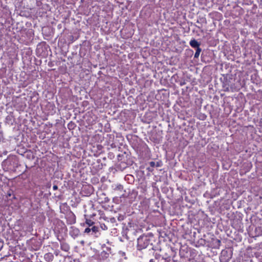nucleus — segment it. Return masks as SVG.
Wrapping results in <instances>:
<instances>
[{"instance_id": "8", "label": "nucleus", "mask_w": 262, "mask_h": 262, "mask_svg": "<svg viewBox=\"0 0 262 262\" xmlns=\"http://www.w3.org/2000/svg\"><path fill=\"white\" fill-rule=\"evenodd\" d=\"M91 231H92V232L94 233H96L98 231V227H97L96 226H93L91 228Z\"/></svg>"}, {"instance_id": "3", "label": "nucleus", "mask_w": 262, "mask_h": 262, "mask_svg": "<svg viewBox=\"0 0 262 262\" xmlns=\"http://www.w3.org/2000/svg\"><path fill=\"white\" fill-rule=\"evenodd\" d=\"M60 248L62 250L65 252H68L70 249V246L66 243L61 242Z\"/></svg>"}, {"instance_id": "6", "label": "nucleus", "mask_w": 262, "mask_h": 262, "mask_svg": "<svg viewBox=\"0 0 262 262\" xmlns=\"http://www.w3.org/2000/svg\"><path fill=\"white\" fill-rule=\"evenodd\" d=\"M201 52V49L200 48H196V52L194 54V58H198L200 53Z\"/></svg>"}, {"instance_id": "17", "label": "nucleus", "mask_w": 262, "mask_h": 262, "mask_svg": "<svg viewBox=\"0 0 262 262\" xmlns=\"http://www.w3.org/2000/svg\"><path fill=\"white\" fill-rule=\"evenodd\" d=\"M76 231L78 233V230L77 229L76 230Z\"/></svg>"}, {"instance_id": "7", "label": "nucleus", "mask_w": 262, "mask_h": 262, "mask_svg": "<svg viewBox=\"0 0 262 262\" xmlns=\"http://www.w3.org/2000/svg\"><path fill=\"white\" fill-rule=\"evenodd\" d=\"M85 223L89 226H92L94 224V222L91 220H86Z\"/></svg>"}, {"instance_id": "11", "label": "nucleus", "mask_w": 262, "mask_h": 262, "mask_svg": "<svg viewBox=\"0 0 262 262\" xmlns=\"http://www.w3.org/2000/svg\"><path fill=\"white\" fill-rule=\"evenodd\" d=\"M116 188L118 189L121 190V189H123V186L121 185H118L117 186Z\"/></svg>"}, {"instance_id": "10", "label": "nucleus", "mask_w": 262, "mask_h": 262, "mask_svg": "<svg viewBox=\"0 0 262 262\" xmlns=\"http://www.w3.org/2000/svg\"><path fill=\"white\" fill-rule=\"evenodd\" d=\"M149 165L152 167H154L155 166H156V163H155V162H154L153 161L150 162H149Z\"/></svg>"}, {"instance_id": "4", "label": "nucleus", "mask_w": 262, "mask_h": 262, "mask_svg": "<svg viewBox=\"0 0 262 262\" xmlns=\"http://www.w3.org/2000/svg\"><path fill=\"white\" fill-rule=\"evenodd\" d=\"M190 45L194 48H200L199 46L200 44L195 39L191 40L190 42Z\"/></svg>"}, {"instance_id": "9", "label": "nucleus", "mask_w": 262, "mask_h": 262, "mask_svg": "<svg viewBox=\"0 0 262 262\" xmlns=\"http://www.w3.org/2000/svg\"><path fill=\"white\" fill-rule=\"evenodd\" d=\"M91 228H86L85 230H84V233H89L91 232Z\"/></svg>"}, {"instance_id": "5", "label": "nucleus", "mask_w": 262, "mask_h": 262, "mask_svg": "<svg viewBox=\"0 0 262 262\" xmlns=\"http://www.w3.org/2000/svg\"><path fill=\"white\" fill-rule=\"evenodd\" d=\"M44 258L46 261H50L53 259V255L51 253H48L45 255Z\"/></svg>"}, {"instance_id": "15", "label": "nucleus", "mask_w": 262, "mask_h": 262, "mask_svg": "<svg viewBox=\"0 0 262 262\" xmlns=\"http://www.w3.org/2000/svg\"><path fill=\"white\" fill-rule=\"evenodd\" d=\"M55 254L56 255H58V252L57 251H55Z\"/></svg>"}, {"instance_id": "12", "label": "nucleus", "mask_w": 262, "mask_h": 262, "mask_svg": "<svg viewBox=\"0 0 262 262\" xmlns=\"http://www.w3.org/2000/svg\"><path fill=\"white\" fill-rule=\"evenodd\" d=\"M53 189L54 190H56L58 189V186L57 185H54L53 186Z\"/></svg>"}, {"instance_id": "1", "label": "nucleus", "mask_w": 262, "mask_h": 262, "mask_svg": "<svg viewBox=\"0 0 262 262\" xmlns=\"http://www.w3.org/2000/svg\"><path fill=\"white\" fill-rule=\"evenodd\" d=\"M150 240L145 235L140 236L137 239V248L139 250H142L146 248L150 244Z\"/></svg>"}, {"instance_id": "14", "label": "nucleus", "mask_w": 262, "mask_h": 262, "mask_svg": "<svg viewBox=\"0 0 262 262\" xmlns=\"http://www.w3.org/2000/svg\"><path fill=\"white\" fill-rule=\"evenodd\" d=\"M156 167H159L160 166V164L159 162H157L156 164Z\"/></svg>"}, {"instance_id": "18", "label": "nucleus", "mask_w": 262, "mask_h": 262, "mask_svg": "<svg viewBox=\"0 0 262 262\" xmlns=\"http://www.w3.org/2000/svg\"><path fill=\"white\" fill-rule=\"evenodd\" d=\"M152 260H152V259H151V260H150V262H153V261H152Z\"/></svg>"}, {"instance_id": "2", "label": "nucleus", "mask_w": 262, "mask_h": 262, "mask_svg": "<svg viewBox=\"0 0 262 262\" xmlns=\"http://www.w3.org/2000/svg\"><path fill=\"white\" fill-rule=\"evenodd\" d=\"M231 258V254L227 250L222 251L220 256V260L222 262H228Z\"/></svg>"}, {"instance_id": "16", "label": "nucleus", "mask_w": 262, "mask_h": 262, "mask_svg": "<svg viewBox=\"0 0 262 262\" xmlns=\"http://www.w3.org/2000/svg\"><path fill=\"white\" fill-rule=\"evenodd\" d=\"M148 169L149 171H152V170H150L149 168H148Z\"/></svg>"}, {"instance_id": "13", "label": "nucleus", "mask_w": 262, "mask_h": 262, "mask_svg": "<svg viewBox=\"0 0 262 262\" xmlns=\"http://www.w3.org/2000/svg\"><path fill=\"white\" fill-rule=\"evenodd\" d=\"M216 243H217V245H220V243H221V241H220V240H219V239H216Z\"/></svg>"}]
</instances>
